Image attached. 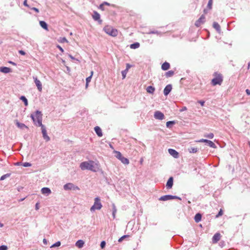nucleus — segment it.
<instances>
[{"label":"nucleus","instance_id":"obj_1","mask_svg":"<svg viewBox=\"0 0 250 250\" xmlns=\"http://www.w3.org/2000/svg\"><path fill=\"white\" fill-rule=\"evenodd\" d=\"M42 112L39 110H37L36 111L35 115H34L33 114L31 115V118H32L35 125L37 126L41 127L42 132L43 139L46 141H49L50 139L47 134V131L45 126L42 124Z\"/></svg>","mask_w":250,"mask_h":250},{"label":"nucleus","instance_id":"obj_2","mask_svg":"<svg viewBox=\"0 0 250 250\" xmlns=\"http://www.w3.org/2000/svg\"><path fill=\"white\" fill-rule=\"evenodd\" d=\"M82 170H90L93 172L97 170V165L93 161H85L81 163L80 166Z\"/></svg>","mask_w":250,"mask_h":250},{"label":"nucleus","instance_id":"obj_3","mask_svg":"<svg viewBox=\"0 0 250 250\" xmlns=\"http://www.w3.org/2000/svg\"><path fill=\"white\" fill-rule=\"evenodd\" d=\"M214 78L211 81V84L213 85L217 84L221 85L223 82V76L222 74L215 72L213 74Z\"/></svg>","mask_w":250,"mask_h":250},{"label":"nucleus","instance_id":"obj_4","mask_svg":"<svg viewBox=\"0 0 250 250\" xmlns=\"http://www.w3.org/2000/svg\"><path fill=\"white\" fill-rule=\"evenodd\" d=\"M102 208L101 199L99 197H96L94 199V205L91 207L90 210L91 212H94L96 209L100 210Z\"/></svg>","mask_w":250,"mask_h":250},{"label":"nucleus","instance_id":"obj_5","mask_svg":"<svg viewBox=\"0 0 250 250\" xmlns=\"http://www.w3.org/2000/svg\"><path fill=\"white\" fill-rule=\"evenodd\" d=\"M104 30L108 35L112 37H116L118 35V31L110 26H106L104 27Z\"/></svg>","mask_w":250,"mask_h":250},{"label":"nucleus","instance_id":"obj_6","mask_svg":"<svg viewBox=\"0 0 250 250\" xmlns=\"http://www.w3.org/2000/svg\"><path fill=\"white\" fill-rule=\"evenodd\" d=\"M115 153L116 154V158L119 159L122 163L125 165H128L129 164V162L128 159L123 156L120 152L116 151H115Z\"/></svg>","mask_w":250,"mask_h":250},{"label":"nucleus","instance_id":"obj_7","mask_svg":"<svg viewBox=\"0 0 250 250\" xmlns=\"http://www.w3.org/2000/svg\"><path fill=\"white\" fill-rule=\"evenodd\" d=\"M175 199H179L180 200H181V198H180L179 197H178L176 196L171 195H166L162 196L160 198H159V200L160 201H167V200Z\"/></svg>","mask_w":250,"mask_h":250},{"label":"nucleus","instance_id":"obj_8","mask_svg":"<svg viewBox=\"0 0 250 250\" xmlns=\"http://www.w3.org/2000/svg\"><path fill=\"white\" fill-rule=\"evenodd\" d=\"M63 188L64 190H80V188L77 186L73 184L72 183H67L65 184L63 186Z\"/></svg>","mask_w":250,"mask_h":250},{"label":"nucleus","instance_id":"obj_9","mask_svg":"<svg viewBox=\"0 0 250 250\" xmlns=\"http://www.w3.org/2000/svg\"><path fill=\"white\" fill-rule=\"evenodd\" d=\"M206 21V18L204 15H202L200 18L197 20L195 22V25L196 27H199L201 25L205 23Z\"/></svg>","mask_w":250,"mask_h":250},{"label":"nucleus","instance_id":"obj_10","mask_svg":"<svg viewBox=\"0 0 250 250\" xmlns=\"http://www.w3.org/2000/svg\"><path fill=\"white\" fill-rule=\"evenodd\" d=\"M154 117L157 120H162L164 119L165 115L162 112L156 111L154 112Z\"/></svg>","mask_w":250,"mask_h":250},{"label":"nucleus","instance_id":"obj_11","mask_svg":"<svg viewBox=\"0 0 250 250\" xmlns=\"http://www.w3.org/2000/svg\"><path fill=\"white\" fill-rule=\"evenodd\" d=\"M33 79L34 80V82L36 84V85L37 87L38 90L40 92H41L42 91V88L41 82H40V81L38 79V78L37 77H33Z\"/></svg>","mask_w":250,"mask_h":250},{"label":"nucleus","instance_id":"obj_12","mask_svg":"<svg viewBox=\"0 0 250 250\" xmlns=\"http://www.w3.org/2000/svg\"><path fill=\"white\" fill-rule=\"evenodd\" d=\"M172 88V85L171 84H167L164 89V94L165 96H167L170 92Z\"/></svg>","mask_w":250,"mask_h":250},{"label":"nucleus","instance_id":"obj_13","mask_svg":"<svg viewBox=\"0 0 250 250\" xmlns=\"http://www.w3.org/2000/svg\"><path fill=\"white\" fill-rule=\"evenodd\" d=\"M168 151L169 153L174 158H178L179 157V153L175 150L172 148H169L168 149Z\"/></svg>","mask_w":250,"mask_h":250},{"label":"nucleus","instance_id":"obj_14","mask_svg":"<svg viewBox=\"0 0 250 250\" xmlns=\"http://www.w3.org/2000/svg\"><path fill=\"white\" fill-rule=\"evenodd\" d=\"M221 234L220 233L217 232L212 237V243H216L221 238Z\"/></svg>","mask_w":250,"mask_h":250},{"label":"nucleus","instance_id":"obj_15","mask_svg":"<svg viewBox=\"0 0 250 250\" xmlns=\"http://www.w3.org/2000/svg\"><path fill=\"white\" fill-rule=\"evenodd\" d=\"M173 184V179L172 177H170L167 181L166 186L167 189L172 188Z\"/></svg>","mask_w":250,"mask_h":250},{"label":"nucleus","instance_id":"obj_16","mask_svg":"<svg viewBox=\"0 0 250 250\" xmlns=\"http://www.w3.org/2000/svg\"><path fill=\"white\" fill-rule=\"evenodd\" d=\"M42 193L44 195H48L51 193L50 189L48 188H43L41 189Z\"/></svg>","mask_w":250,"mask_h":250},{"label":"nucleus","instance_id":"obj_17","mask_svg":"<svg viewBox=\"0 0 250 250\" xmlns=\"http://www.w3.org/2000/svg\"><path fill=\"white\" fill-rule=\"evenodd\" d=\"M0 71L2 73L7 74L12 71L11 68L7 67H0Z\"/></svg>","mask_w":250,"mask_h":250},{"label":"nucleus","instance_id":"obj_18","mask_svg":"<svg viewBox=\"0 0 250 250\" xmlns=\"http://www.w3.org/2000/svg\"><path fill=\"white\" fill-rule=\"evenodd\" d=\"M92 17L95 21H99L100 22H102V21L100 20V15L97 12L94 11Z\"/></svg>","mask_w":250,"mask_h":250},{"label":"nucleus","instance_id":"obj_19","mask_svg":"<svg viewBox=\"0 0 250 250\" xmlns=\"http://www.w3.org/2000/svg\"><path fill=\"white\" fill-rule=\"evenodd\" d=\"M94 130L99 137L102 136L103 134H102V129H101V128L99 126H97L95 127Z\"/></svg>","mask_w":250,"mask_h":250},{"label":"nucleus","instance_id":"obj_20","mask_svg":"<svg viewBox=\"0 0 250 250\" xmlns=\"http://www.w3.org/2000/svg\"><path fill=\"white\" fill-rule=\"evenodd\" d=\"M213 27L217 31L218 33H220L221 30L220 25L217 22L213 23Z\"/></svg>","mask_w":250,"mask_h":250},{"label":"nucleus","instance_id":"obj_21","mask_svg":"<svg viewBox=\"0 0 250 250\" xmlns=\"http://www.w3.org/2000/svg\"><path fill=\"white\" fill-rule=\"evenodd\" d=\"M15 123L17 126L21 129H23L24 128H28V127L26 125H25L20 123L18 121V120H16Z\"/></svg>","mask_w":250,"mask_h":250},{"label":"nucleus","instance_id":"obj_22","mask_svg":"<svg viewBox=\"0 0 250 250\" xmlns=\"http://www.w3.org/2000/svg\"><path fill=\"white\" fill-rule=\"evenodd\" d=\"M84 242L82 240H79L77 241L75 244V245L76 247H77L79 248H82L83 247Z\"/></svg>","mask_w":250,"mask_h":250},{"label":"nucleus","instance_id":"obj_23","mask_svg":"<svg viewBox=\"0 0 250 250\" xmlns=\"http://www.w3.org/2000/svg\"><path fill=\"white\" fill-rule=\"evenodd\" d=\"M170 67V64L167 62H165L162 65L161 68L162 70H168Z\"/></svg>","mask_w":250,"mask_h":250},{"label":"nucleus","instance_id":"obj_24","mask_svg":"<svg viewBox=\"0 0 250 250\" xmlns=\"http://www.w3.org/2000/svg\"><path fill=\"white\" fill-rule=\"evenodd\" d=\"M202 215L200 213H197L194 216V220L196 223L199 222L201 220Z\"/></svg>","mask_w":250,"mask_h":250},{"label":"nucleus","instance_id":"obj_25","mask_svg":"<svg viewBox=\"0 0 250 250\" xmlns=\"http://www.w3.org/2000/svg\"><path fill=\"white\" fill-rule=\"evenodd\" d=\"M155 91V88L152 86H148L146 88V91L150 94H153Z\"/></svg>","mask_w":250,"mask_h":250},{"label":"nucleus","instance_id":"obj_26","mask_svg":"<svg viewBox=\"0 0 250 250\" xmlns=\"http://www.w3.org/2000/svg\"><path fill=\"white\" fill-rule=\"evenodd\" d=\"M40 24L42 28L45 30H47V24L44 21H40Z\"/></svg>","mask_w":250,"mask_h":250},{"label":"nucleus","instance_id":"obj_27","mask_svg":"<svg viewBox=\"0 0 250 250\" xmlns=\"http://www.w3.org/2000/svg\"><path fill=\"white\" fill-rule=\"evenodd\" d=\"M174 74V72L172 70H170L166 73V76L167 78L172 77Z\"/></svg>","mask_w":250,"mask_h":250},{"label":"nucleus","instance_id":"obj_28","mask_svg":"<svg viewBox=\"0 0 250 250\" xmlns=\"http://www.w3.org/2000/svg\"><path fill=\"white\" fill-rule=\"evenodd\" d=\"M140 46V43L139 42H135L130 45V48L132 49H136L139 48Z\"/></svg>","mask_w":250,"mask_h":250},{"label":"nucleus","instance_id":"obj_29","mask_svg":"<svg viewBox=\"0 0 250 250\" xmlns=\"http://www.w3.org/2000/svg\"><path fill=\"white\" fill-rule=\"evenodd\" d=\"M117 212V209L114 204H112V216L113 218H115V215Z\"/></svg>","mask_w":250,"mask_h":250},{"label":"nucleus","instance_id":"obj_30","mask_svg":"<svg viewBox=\"0 0 250 250\" xmlns=\"http://www.w3.org/2000/svg\"><path fill=\"white\" fill-rule=\"evenodd\" d=\"M20 99L24 102V105L25 106L28 105V101L25 96H21L20 98Z\"/></svg>","mask_w":250,"mask_h":250},{"label":"nucleus","instance_id":"obj_31","mask_svg":"<svg viewBox=\"0 0 250 250\" xmlns=\"http://www.w3.org/2000/svg\"><path fill=\"white\" fill-rule=\"evenodd\" d=\"M210 147L212 148H216V146L215 144L212 141L210 140H208V143H207Z\"/></svg>","mask_w":250,"mask_h":250},{"label":"nucleus","instance_id":"obj_32","mask_svg":"<svg viewBox=\"0 0 250 250\" xmlns=\"http://www.w3.org/2000/svg\"><path fill=\"white\" fill-rule=\"evenodd\" d=\"M188 150L190 153H196L198 151V149L197 148L191 147L188 149Z\"/></svg>","mask_w":250,"mask_h":250},{"label":"nucleus","instance_id":"obj_33","mask_svg":"<svg viewBox=\"0 0 250 250\" xmlns=\"http://www.w3.org/2000/svg\"><path fill=\"white\" fill-rule=\"evenodd\" d=\"M175 124V122L171 121H168L166 123V126L167 127L169 128L170 127L171 125H174Z\"/></svg>","mask_w":250,"mask_h":250},{"label":"nucleus","instance_id":"obj_34","mask_svg":"<svg viewBox=\"0 0 250 250\" xmlns=\"http://www.w3.org/2000/svg\"><path fill=\"white\" fill-rule=\"evenodd\" d=\"M10 176V174H9V173H7L6 174H4V175H2V176H1V177L0 178V180H1V181L4 180L5 179H6L7 177H9Z\"/></svg>","mask_w":250,"mask_h":250},{"label":"nucleus","instance_id":"obj_35","mask_svg":"<svg viewBox=\"0 0 250 250\" xmlns=\"http://www.w3.org/2000/svg\"><path fill=\"white\" fill-rule=\"evenodd\" d=\"M61 242L60 241H58L56 243H55L54 244H53L51 246V248H54V247H59L61 245Z\"/></svg>","mask_w":250,"mask_h":250},{"label":"nucleus","instance_id":"obj_36","mask_svg":"<svg viewBox=\"0 0 250 250\" xmlns=\"http://www.w3.org/2000/svg\"><path fill=\"white\" fill-rule=\"evenodd\" d=\"M127 72H128V71L125 69L122 71V75L123 79L125 78Z\"/></svg>","mask_w":250,"mask_h":250},{"label":"nucleus","instance_id":"obj_37","mask_svg":"<svg viewBox=\"0 0 250 250\" xmlns=\"http://www.w3.org/2000/svg\"><path fill=\"white\" fill-rule=\"evenodd\" d=\"M212 0H209L208 3L207 7L209 9H211L212 8Z\"/></svg>","mask_w":250,"mask_h":250},{"label":"nucleus","instance_id":"obj_38","mask_svg":"<svg viewBox=\"0 0 250 250\" xmlns=\"http://www.w3.org/2000/svg\"><path fill=\"white\" fill-rule=\"evenodd\" d=\"M205 137H207L209 139H212L214 137V134L212 133H210L208 134L205 135Z\"/></svg>","mask_w":250,"mask_h":250},{"label":"nucleus","instance_id":"obj_39","mask_svg":"<svg viewBox=\"0 0 250 250\" xmlns=\"http://www.w3.org/2000/svg\"><path fill=\"white\" fill-rule=\"evenodd\" d=\"M128 237V235H125L123 236H122L121 238H120L118 240V242H122V241L126 237Z\"/></svg>","mask_w":250,"mask_h":250},{"label":"nucleus","instance_id":"obj_40","mask_svg":"<svg viewBox=\"0 0 250 250\" xmlns=\"http://www.w3.org/2000/svg\"><path fill=\"white\" fill-rule=\"evenodd\" d=\"M22 165L24 167H29L31 166V164L28 162H25L23 163Z\"/></svg>","mask_w":250,"mask_h":250},{"label":"nucleus","instance_id":"obj_41","mask_svg":"<svg viewBox=\"0 0 250 250\" xmlns=\"http://www.w3.org/2000/svg\"><path fill=\"white\" fill-rule=\"evenodd\" d=\"M105 245H106L105 242L104 241H103L101 243L100 247L102 249H104L105 247Z\"/></svg>","mask_w":250,"mask_h":250},{"label":"nucleus","instance_id":"obj_42","mask_svg":"<svg viewBox=\"0 0 250 250\" xmlns=\"http://www.w3.org/2000/svg\"><path fill=\"white\" fill-rule=\"evenodd\" d=\"M8 249L7 247L5 245H2L0 246V250H7Z\"/></svg>","mask_w":250,"mask_h":250},{"label":"nucleus","instance_id":"obj_43","mask_svg":"<svg viewBox=\"0 0 250 250\" xmlns=\"http://www.w3.org/2000/svg\"><path fill=\"white\" fill-rule=\"evenodd\" d=\"M150 34H159V32L158 31H151L149 32Z\"/></svg>","mask_w":250,"mask_h":250},{"label":"nucleus","instance_id":"obj_44","mask_svg":"<svg viewBox=\"0 0 250 250\" xmlns=\"http://www.w3.org/2000/svg\"><path fill=\"white\" fill-rule=\"evenodd\" d=\"M223 214V210L222 209H220L218 213L216 215V217H219L221 216H222Z\"/></svg>","mask_w":250,"mask_h":250},{"label":"nucleus","instance_id":"obj_45","mask_svg":"<svg viewBox=\"0 0 250 250\" xmlns=\"http://www.w3.org/2000/svg\"><path fill=\"white\" fill-rule=\"evenodd\" d=\"M208 140L202 139H200V140H199L198 142H201V143H203V142H204V143H208Z\"/></svg>","mask_w":250,"mask_h":250},{"label":"nucleus","instance_id":"obj_46","mask_svg":"<svg viewBox=\"0 0 250 250\" xmlns=\"http://www.w3.org/2000/svg\"><path fill=\"white\" fill-rule=\"evenodd\" d=\"M91 78H92L91 76H90L88 77L87 78H86V83H89L91 81Z\"/></svg>","mask_w":250,"mask_h":250},{"label":"nucleus","instance_id":"obj_47","mask_svg":"<svg viewBox=\"0 0 250 250\" xmlns=\"http://www.w3.org/2000/svg\"><path fill=\"white\" fill-rule=\"evenodd\" d=\"M104 5H109V3L107 2H104L100 5V8H102V7H103Z\"/></svg>","mask_w":250,"mask_h":250},{"label":"nucleus","instance_id":"obj_48","mask_svg":"<svg viewBox=\"0 0 250 250\" xmlns=\"http://www.w3.org/2000/svg\"><path fill=\"white\" fill-rule=\"evenodd\" d=\"M131 67V65L129 63L126 64V69L125 70H127L128 71V69Z\"/></svg>","mask_w":250,"mask_h":250},{"label":"nucleus","instance_id":"obj_49","mask_svg":"<svg viewBox=\"0 0 250 250\" xmlns=\"http://www.w3.org/2000/svg\"><path fill=\"white\" fill-rule=\"evenodd\" d=\"M19 53L22 55H24L25 54V52L23 50H19Z\"/></svg>","mask_w":250,"mask_h":250},{"label":"nucleus","instance_id":"obj_50","mask_svg":"<svg viewBox=\"0 0 250 250\" xmlns=\"http://www.w3.org/2000/svg\"><path fill=\"white\" fill-rule=\"evenodd\" d=\"M62 42H67L66 39L64 37L62 38L61 40Z\"/></svg>","mask_w":250,"mask_h":250},{"label":"nucleus","instance_id":"obj_51","mask_svg":"<svg viewBox=\"0 0 250 250\" xmlns=\"http://www.w3.org/2000/svg\"><path fill=\"white\" fill-rule=\"evenodd\" d=\"M32 10H33L34 11H35V12H36L37 13H39V10L38 8H36V7H33L32 8Z\"/></svg>","mask_w":250,"mask_h":250},{"label":"nucleus","instance_id":"obj_52","mask_svg":"<svg viewBox=\"0 0 250 250\" xmlns=\"http://www.w3.org/2000/svg\"><path fill=\"white\" fill-rule=\"evenodd\" d=\"M23 5L26 7H29V5L27 4V0H24L23 1Z\"/></svg>","mask_w":250,"mask_h":250},{"label":"nucleus","instance_id":"obj_53","mask_svg":"<svg viewBox=\"0 0 250 250\" xmlns=\"http://www.w3.org/2000/svg\"><path fill=\"white\" fill-rule=\"evenodd\" d=\"M198 102H199V103L202 106H204V104H205V102L204 101H199Z\"/></svg>","mask_w":250,"mask_h":250},{"label":"nucleus","instance_id":"obj_54","mask_svg":"<svg viewBox=\"0 0 250 250\" xmlns=\"http://www.w3.org/2000/svg\"><path fill=\"white\" fill-rule=\"evenodd\" d=\"M187 110V107L186 106H184L182 107V108L181 109H180V111L182 112V111H185Z\"/></svg>","mask_w":250,"mask_h":250},{"label":"nucleus","instance_id":"obj_55","mask_svg":"<svg viewBox=\"0 0 250 250\" xmlns=\"http://www.w3.org/2000/svg\"><path fill=\"white\" fill-rule=\"evenodd\" d=\"M43 243L44 245H47V241L46 239H43Z\"/></svg>","mask_w":250,"mask_h":250},{"label":"nucleus","instance_id":"obj_56","mask_svg":"<svg viewBox=\"0 0 250 250\" xmlns=\"http://www.w3.org/2000/svg\"><path fill=\"white\" fill-rule=\"evenodd\" d=\"M35 208L36 210H38L39 208V203H36V206H35Z\"/></svg>","mask_w":250,"mask_h":250},{"label":"nucleus","instance_id":"obj_57","mask_svg":"<svg viewBox=\"0 0 250 250\" xmlns=\"http://www.w3.org/2000/svg\"><path fill=\"white\" fill-rule=\"evenodd\" d=\"M9 62V63H10V64H12V65H15V66L16 65V63H15L14 62H12V61H9V62Z\"/></svg>","mask_w":250,"mask_h":250},{"label":"nucleus","instance_id":"obj_58","mask_svg":"<svg viewBox=\"0 0 250 250\" xmlns=\"http://www.w3.org/2000/svg\"><path fill=\"white\" fill-rule=\"evenodd\" d=\"M58 48L60 49V50L61 51V52H63V49L62 48V47H61L60 46L58 45Z\"/></svg>","mask_w":250,"mask_h":250},{"label":"nucleus","instance_id":"obj_59","mask_svg":"<svg viewBox=\"0 0 250 250\" xmlns=\"http://www.w3.org/2000/svg\"><path fill=\"white\" fill-rule=\"evenodd\" d=\"M246 92L248 95H250V90L249 89H246Z\"/></svg>","mask_w":250,"mask_h":250},{"label":"nucleus","instance_id":"obj_60","mask_svg":"<svg viewBox=\"0 0 250 250\" xmlns=\"http://www.w3.org/2000/svg\"><path fill=\"white\" fill-rule=\"evenodd\" d=\"M68 56L72 60H75V58L73 57L71 55H69Z\"/></svg>","mask_w":250,"mask_h":250},{"label":"nucleus","instance_id":"obj_61","mask_svg":"<svg viewBox=\"0 0 250 250\" xmlns=\"http://www.w3.org/2000/svg\"><path fill=\"white\" fill-rule=\"evenodd\" d=\"M204 13H205V14L207 13H208V11H207V10L206 9H205L204 10Z\"/></svg>","mask_w":250,"mask_h":250},{"label":"nucleus","instance_id":"obj_62","mask_svg":"<svg viewBox=\"0 0 250 250\" xmlns=\"http://www.w3.org/2000/svg\"><path fill=\"white\" fill-rule=\"evenodd\" d=\"M250 67V62L248 63V69H249Z\"/></svg>","mask_w":250,"mask_h":250},{"label":"nucleus","instance_id":"obj_63","mask_svg":"<svg viewBox=\"0 0 250 250\" xmlns=\"http://www.w3.org/2000/svg\"><path fill=\"white\" fill-rule=\"evenodd\" d=\"M88 83H86V84H85V87H86V88H87V87H88Z\"/></svg>","mask_w":250,"mask_h":250},{"label":"nucleus","instance_id":"obj_64","mask_svg":"<svg viewBox=\"0 0 250 250\" xmlns=\"http://www.w3.org/2000/svg\"><path fill=\"white\" fill-rule=\"evenodd\" d=\"M93 74V71H92L91 72V75H90V76H91V77H92Z\"/></svg>","mask_w":250,"mask_h":250}]
</instances>
